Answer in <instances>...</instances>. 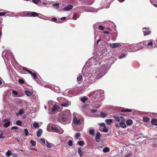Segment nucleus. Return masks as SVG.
<instances>
[{
  "mask_svg": "<svg viewBox=\"0 0 157 157\" xmlns=\"http://www.w3.org/2000/svg\"><path fill=\"white\" fill-rule=\"evenodd\" d=\"M71 120V114L68 112H65L60 114L59 116L58 121L61 123L65 124L69 122Z\"/></svg>",
  "mask_w": 157,
  "mask_h": 157,
  "instance_id": "nucleus-1",
  "label": "nucleus"
},
{
  "mask_svg": "<svg viewBox=\"0 0 157 157\" xmlns=\"http://www.w3.org/2000/svg\"><path fill=\"white\" fill-rule=\"evenodd\" d=\"M94 95L96 96V98L99 99L104 96V91L102 90H98Z\"/></svg>",
  "mask_w": 157,
  "mask_h": 157,
  "instance_id": "nucleus-2",
  "label": "nucleus"
},
{
  "mask_svg": "<svg viewBox=\"0 0 157 157\" xmlns=\"http://www.w3.org/2000/svg\"><path fill=\"white\" fill-rule=\"evenodd\" d=\"M113 117L119 123L121 122H125V120L123 117H117L113 116Z\"/></svg>",
  "mask_w": 157,
  "mask_h": 157,
  "instance_id": "nucleus-3",
  "label": "nucleus"
},
{
  "mask_svg": "<svg viewBox=\"0 0 157 157\" xmlns=\"http://www.w3.org/2000/svg\"><path fill=\"white\" fill-rule=\"evenodd\" d=\"M149 28H143V32L144 36L148 35L150 34L151 32L148 30Z\"/></svg>",
  "mask_w": 157,
  "mask_h": 157,
  "instance_id": "nucleus-4",
  "label": "nucleus"
},
{
  "mask_svg": "<svg viewBox=\"0 0 157 157\" xmlns=\"http://www.w3.org/2000/svg\"><path fill=\"white\" fill-rule=\"evenodd\" d=\"M27 15L30 17H35L39 16V14L35 12H27Z\"/></svg>",
  "mask_w": 157,
  "mask_h": 157,
  "instance_id": "nucleus-5",
  "label": "nucleus"
},
{
  "mask_svg": "<svg viewBox=\"0 0 157 157\" xmlns=\"http://www.w3.org/2000/svg\"><path fill=\"white\" fill-rule=\"evenodd\" d=\"M8 120H9L7 121V122H6L4 124V127L7 128L10 125V121L9 119H8V118H6V119H4V121H6Z\"/></svg>",
  "mask_w": 157,
  "mask_h": 157,
  "instance_id": "nucleus-6",
  "label": "nucleus"
},
{
  "mask_svg": "<svg viewBox=\"0 0 157 157\" xmlns=\"http://www.w3.org/2000/svg\"><path fill=\"white\" fill-rule=\"evenodd\" d=\"M73 8V6L72 5L69 4L64 8L63 10L66 11H68L71 10Z\"/></svg>",
  "mask_w": 157,
  "mask_h": 157,
  "instance_id": "nucleus-7",
  "label": "nucleus"
},
{
  "mask_svg": "<svg viewBox=\"0 0 157 157\" xmlns=\"http://www.w3.org/2000/svg\"><path fill=\"white\" fill-rule=\"evenodd\" d=\"M101 135L100 133L98 132L97 133L96 137H95V140L97 142H99L100 141V137Z\"/></svg>",
  "mask_w": 157,
  "mask_h": 157,
  "instance_id": "nucleus-8",
  "label": "nucleus"
},
{
  "mask_svg": "<svg viewBox=\"0 0 157 157\" xmlns=\"http://www.w3.org/2000/svg\"><path fill=\"white\" fill-rule=\"evenodd\" d=\"M121 45L120 44L118 43H112L110 44V47L113 48L119 47Z\"/></svg>",
  "mask_w": 157,
  "mask_h": 157,
  "instance_id": "nucleus-9",
  "label": "nucleus"
},
{
  "mask_svg": "<svg viewBox=\"0 0 157 157\" xmlns=\"http://www.w3.org/2000/svg\"><path fill=\"white\" fill-rule=\"evenodd\" d=\"M145 43L144 41L143 42V43L142 42L138 43L136 44V46L139 48V49H137L138 50H139L140 49H142L144 48V46H143V45Z\"/></svg>",
  "mask_w": 157,
  "mask_h": 157,
  "instance_id": "nucleus-10",
  "label": "nucleus"
},
{
  "mask_svg": "<svg viewBox=\"0 0 157 157\" xmlns=\"http://www.w3.org/2000/svg\"><path fill=\"white\" fill-rule=\"evenodd\" d=\"M153 42L154 41L153 40H150L149 41H148L147 42V41L145 42V44L149 47H152L153 44Z\"/></svg>",
  "mask_w": 157,
  "mask_h": 157,
  "instance_id": "nucleus-11",
  "label": "nucleus"
},
{
  "mask_svg": "<svg viewBox=\"0 0 157 157\" xmlns=\"http://www.w3.org/2000/svg\"><path fill=\"white\" fill-rule=\"evenodd\" d=\"M75 124L78 125L79 124V123L80 122L79 119L78 118L75 117L73 120Z\"/></svg>",
  "mask_w": 157,
  "mask_h": 157,
  "instance_id": "nucleus-12",
  "label": "nucleus"
},
{
  "mask_svg": "<svg viewBox=\"0 0 157 157\" xmlns=\"http://www.w3.org/2000/svg\"><path fill=\"white\" fill-rule=\"evenodd\" d=\"M85 152L83 151L80 148H79L78 149V153L79 154L80 157L83 156Z\"/></svg>",
  "mask_w": 157,
  "mask_h": 157,
  "instance_id": "nucleus-13",
  "label": "nucleus"
},
{
  "mask_svg": "<svg viewBox=\"0 0 157 157\" xmlns=\"http://www.w3.org/2000/svg\"><path fill=\"white\" fill-rule=\"evenodd\" d=\"M42 132L43 131L42 129H39L36 132L37 136L38 137H40L42 133Z\"/></svg>",
  "mask_w": 157,
  "mask_h": 157,
  "instance_id": "nucleus-14",
  "label": "nucleus"
},
{
  "mask_svg": "<svg viewBox=\"0 0 157 157\" xmlns=\"http://www.w3.org/2000/svg\"><path fill=\"white\" fill-rule=\"evenodd\" d=\"M59 109V107L58 105H55L52 108V111L55 112Z\"/></svg>",
  "mask_w": 157,
  "mask_h": 157,
  "instance_id": "nucleus-15",
  "label": "nucleus"
},
{
  "mask_svg": "<svg viewBox=\"0 0 157 157\" xmlns=\"http://www.w3.org/2000/svg\"><path fill=\"white\" fill-rule=\"evenodd\" d=\"M151 123L153 125H156V124L157 123V119H152L151 120Z\"/></svg>",
  "mask_w": 157,
  "mask_h": 157,
  "instance_id": "nucleus-16",
  "label": "nucleus"
},
{
  "mask_svg": "<svg viewBox=\"0 0 157 157\" xmlns=\"http://www.w3.org/2000/svg\"><path fill=\"white\" fill-rule=\"evenodd\" d=\"M82 78V75H79L77 78V81L78 82V83H80L81 82V80Z\"/></svg>",
  "mask_w": 157,
  "mask_h": 157,
  "instance_id": "nucleus-17",
  "label": "nucleus"
},
{
  "mask_svg": "<svg viewBox=\"0 0 157 157\" xmlns=\"http://www.w3.org/2000/svg\"><path fill=\"white\" fill-rule=\"evenodd\" d=\"M24 113V109H21L19 110L18 113H16V115L18 116V115H21L23 114Z\"/></svg>",
  "mask_w": 157,
  "mask_h": 157,
  "instance_id": "nucleus-18",
  "label": "nucleus"
},
{
  "mask_svg": "<svg viewBox=\"0 0 157 157\" xmlns=\"http://www.w3.org/2000/svg\"><path fill=\"white\" fill-rule=\"evenodd\" d=\"M25 93L27 96H31L33 94V92H29L27 90L25 91Z\"/></svg>",
  "mask_w": 157,
  "mask_h": 157,
  "instance_id": "nucleus-19",
  "label": "nucleus"
},
{
  "mask_svg": "<svg viewBox=\"0 0 157 157\" xmlns=\"http://www.w3.org/2000/svg\"><path fill=\"white\" fill-rule=\"evenodd\" d=\"M52 132H59L58 129L56 127H51Z\"/></svg>",
  "mask_w": 157,
  "mask_h": 157,
  "instance_id": "nucleus-20",
  "label": "nucleus"
},
{
  "mask_svg": "<svg viewBox=\"0 0 157 157\" xmlns=\"http://www.w3.org/2000/svg\"><path fill=\"white\" fill-rule=\"evenodd\" d=\"M109 147H106L103 149V151L104 153H106L109 152Z\"/></svg>",
  "mask_w": 157,
  "mask_h": 157,
  "instance_id": "nucleus-21",
  "label": "nucleus"
},
{
  "mask_svg": "<svg viewBox=\"0 0 157 157\" xmlns=\"http://www.w3.org/2000/svg\"><path fill=\"white\" fill-rule=\"evenodd\" d=\"M120 124L121 127L123 128H125L126 127V125L125 124V122H121L120 123Z\"/></svg>",
  "mask_w": 157,
  "mask_h": 157,
  "instance_id": "nucleus-22",
  "label": "nucleus"
},
{
  "mask_svg": "<svg viewBox=\"0 0 157 157\" xmlns=\"http://www.w3.org/2000/svg\"><path fill=\"white\" fill-rule=\"evenodd\" d=\"M143 121L146 123L148 122L150 120V118L147 117H144L143 118Z\"/></svg>",
  "mask_w": 157,
  "mask_h": 157,
  "instance_id": "nucleus-23",
  "label": "nucleus"
},
{
  "mask_svg": "<svg viewBox=\"0 0 157 157\" xmlns=\"http://www.w3.org/2000/svg\"><path fill=\"white\" fill-rule=\"evenodd\" d=\"M103 69V68L101 67L99 69L100 71H101V72H100V73L102 74V75H104L105 72L106 71L105 68H104V69L103 70V71H102V69Z\"/></svg>",
  "mask_w": 157,
  "mask_h": 157,
  "instance_id": "nucleus-24",
  "label": "nucleus"
},
{
  "mask_svg": "<svg viewBox=\"0 0 157 157\" xmlns=\"http://www.w3.org/2000/svg\"><path fill=\"white\" fill-rule=\"evenodd\" d=\"M126 123L128 125H131L132 123V120L131 119L128 120L127 121Z\"/></svg>",
  "mask_w": 157,
  "mask_h": 157,
  "instance_id": "nucleus-25",
  "label": "nucleus"
},
{
  "mask_svg": "<svg viewBox=\"0 0 157 157\" xmlns=\"http://www.w3.org/2000/svg\"><path fill=\"white\" fill-rule=\"evenodd\" d=\"M132 111V110L131 109H123L122 110H121V112H131Z\"/></svg>",
  "mask_w": 157,
  "mask_h": 157,
  "instance_id": "nucleus-26",
  "label": "nucleus"
},
{
  "mask_svg": "<svg viewBox=\"0 0 157 157\" xmlns=\"http://www.w3.org/2000/svg\"><path fill=\"white\" fill-rule=\"evenodd\" d=\"M12 152L11 151L8 150L6 153V155L7 157L10 156V155H12Z\"/></svg>",
  "mask_w": 157,
  "mask_h": 157,
  "instance_id": "nucleus-27",
  "label": "nucleus"
},
{
  "mask_svg": "<svg viewBox=\"0 0 157 157\" xmlns=\"http://www.w3.org/2000/svg\"><path fill=\"white\" fill-rule=\"evenodd\" d=\"M87 99V98L86 96H84L81 99V101L83 103H85L86 100Z\"/></svg>",
  "mask_w": 157,
  "mask_h": 157,
  "instance_id": "nucleus-28",
  "label": "nucleus"
},
{
  "mask_svg": "<svg viewBox=\"0 0 157 157\" xmlns=\"http://www.w3.org/2000/svg\"><path fill=\"white\" fill-rule=\"evenodd\" d=\"M106 122L108 124H109L112 122V120L111 119H106L105 120Z\"/></svg>",
  "mask_w": 157,
  "mask_h": 157,
  "instance_id": "nucleus-29",
  "label": "nucleus"
},
{
  "mask_svg": "<svg viewBox=\"0 0 157 157\" xmlns=\"http://www.w3.org/2000/svg\"><path fill=\"white\" fill-rule=\"evenodd\" d=\"M89 134L90 135L94 136V130L93 129H90L89 131Z\"/></svg>",
  "mask_w": 157,
  "mask_h": 157,
  "instance_id": "nucleus-30",
  "label": "nucleus"
},
{
  "mask_svg": "<svg viewBox=\"0 0 157 157\" xmlns=\"http://www.w3.org/2000/svg\"><path fill=\"white\" fill-rule=\"evenodd\" d=\"M78 144L80 146H83L84 144V142L83 141H80L78 142Z\"/></svg>",
  "mask_w": 157,
  "mask_h": 157,
  "instance_id": "nucleus-31",
  "label": "nucleus"
},
{
  "mask_svg": "<svg viewBox=\"0 0 157 157\" xmlns=\"http://www.w3.org/2000/svg\"><path fill=\"white\" fill-rule=\"evenodd\" d=\"M16 124L19 126H21L22 122L21 121L17 120L16 122Z\"/></svg>",
  "mask_w": 157,
  "mask_h": 157,
  "instance_id": "nucleus-32",
  "label": "nucleus"
},
{
  "mask_svg": "<svg viewBox=\"0 0 157 157\" xmlns=\"http://www.w3.org/2000/svg\"><path fill=\"white\" fill-rule=\"evenodd\" d=\"M61 105L63 107L68 106L69 105V103L64 102L61 104Z\"/></svg>",
  "mask_w": 157,
  "mask_h": 157,
  "instance_id": "nucleus-33",
  "label": "nucleus"
},
{
  "mask_svg": "<svg viewBox=\"0 0 157 157\" xmlns=\"http://www.w3.org/2000/svg\"><path fill=\"white\" fill-rule=\"evenodd\" d=\"M126 56V54L124 53H122L121 54V55L119 56V59H122L124 58V56Z\"/></svg>",
  "mask_w": 157,
  "mask_h": 157,
  "instance_id": "nucleus-34",
  "label": "nucleus"
},
{
  "mask_svg": "<svg viewBox=\"0 0 157 157\" xmlns=\"http://www.w3.org/2000/svg\"><path fill=\"white\" fill-rule=\"evenodd\" d=\"M23 70H24L27 71L31 75H32V74L33 73L32 71H30V70H28L26 68H24H24H23Z\"/></svg>",
  "mask_w": 157,
  "mask_h": 157,
  "instance_id": "nucleus-35",
  "label": "nucleus"
},
{
  "mask_svg": "<svg viewBox=\"0 0 157 157\" xmlns=\"http://www.w3.org/2000/svg\"><path fill=\"white\" fill-rule=\"evenodd\" d=\"M18 82L21 84H24L25 83L24 80L22 78L19 79L18 80Z\"/></svg>",
  "mask_w": 157,
  "mask_h": 157,
  "instance_id": "nucleus-36",
  "label": "nucleus"
},
{
  "mask_svg": "<svg viewBox=\"0 0 157 157\" xmlns=\"http://www.w3.org/2000/svg\"><path fill=\"white\" fill-rule=\"evenodd\" d=\"M80 136V133H77L75 135V138L76 139H78Z\"/></svg>",
  "mask_w": 157,
  "mask_h": 157,
  "instance_id": "nucleus-37",
  "label": "nucleus"
},
{
  "mask_svg": "<svg viewBox=\"0 0 157 157\" xmlns=\"http://www.w3.org/2000/svg\"><path fill=\"white\" fill-rule=\"evenodd\" d=\"M33 126L35 128H36L39 126V124L37 123H34L33 124Z\"/></svg>",
  "mask_w": 157,
  "mask_h": 157,
  "instance_id": "nucleus-38",
  "label": "nucleus"
},
{
  "mask_svg": "<svg viewBox=\"0 0 157 157\" xmlns=\"http://www.w3.org/2000/svg\"><path fill=\"white\" fill-rule=\"evenodd\" d=\"M30 143L33 146H35L36 144V142L33 140H31Z\"/></svg>",
  "mask_w": 157,
  "mask_h": 157,
  "instance_id": "nucleus-39",
  "label": "nucleus"
},
{
  "mask_svg": "<svg viewBox=\"0 0 157 157\" xmlns=\"http://www.w3.org/2000/svg\"><path fill=\"white\" fill-rule=\"evenodd\" d=\"M98 29L99 30H103L104 29V27L103 26L99 25L98 26Z\"/></svg>",
  "mask_w": 157,
  "mask_h": 157,
  "instance_id": "nucleus-40",
  "label": "nucleus"
},
{
  "mask_svg": "<svg viewBox=\"0 0 157 157\" xmlns=\"http://www.w3.org/2000/svg\"><path fill=\"white\" fill-rule=\"evenodd\" d=\"M100 116L101 117H103V118L105 117H106V116L107 115L106 114H105V113H103L102 112H101L100 113Z\"/></svg>",
  "mask_w": 157,
  "mask_h": 157,
  "instance_id": "nucleus-41",
  "label": "nucleus"
},
{
  "mask_svg": "<svg viewBox=\"0 0 157 157\" xmlns=\"http://www.w3.org/2000/svg\"><path fill=\"white\" fill-rule=\"evenodd\" d=\"M108 129L105 127V126L103 128L102 131L104 132H108Z\"/></svg>",
  "mask_w": 157,
  "mask_h": 157,
  "instance_id": "nucleus-42",
  "label": "nucleus"
},
{
  "mask_svg": "<svg viewBox=\"0 0 157 157\" xmlns=\"http://www.w3.org/2000/svg\"><path fill=\"white\" fill-rule=\"evenodd\" d=\"M31 75L33 76V77L34 79H36L37 78L36 74V73H33Z\"/></svg>",
  "mask_w": 157,
  "mask_h": 157,
  "instance_id": "nucleus-43",
  "label": "nucleus"
},
{
  "mask_svg": "<svg viewBox=\"0 0 157 157\" xmlns=\"http://www.w3.org/2000/svg\"><path fill=\"white\" fill-rule=\"evenodd\" d=\"M24 132L26 136H28L29 134L28 130L27 129H24Z\"/></svg>",
  "mask_w": 157,
  "mask_h": 157,
  "instance_id": "nucleus-44",
  "label": "nucleus"
},
{
  "mask_svg": "<svg viewBox=\"0 0 157 157\" xmlns=\"http://www.w3.org/2000/svg\"><path fill=\"white\" fill-rule=\"evenodd\" d=\"M33 2L35 4H38L39 1L40 0H32Z\"/></svg>",
  "mask_w": 157,
  "mask_h": 157,
  "instance_id": "nucleus-45",
  "label": "nucleus"
},
{
  "mask_svg": "<svg viewBox=\"0 0 157 157\" xmlns=\"http://www.w3.org/2000/svg\"><path fill=\"white\" fill-rule=\"evenodd\" d=\"M68 145L70 146H71L72 145V141L71 140H70L68 143Z\"/></svg>",
  "mask_w": 157,
  "mask_h": 157,
  "instance_id": "nucleus-46",
  "label": "nucleus"
},
{
  "mask_svg": "<svg viewBox=\"0 0 157 157\" xmlns=\"http://www.w3.org/2000/svg\"><path fill=\"white\" fill-rule=\"evenodd\" d=\"M6 13L5 12H0V16H2L6 14Z\"/></svg>",
  "mask_w": 157,
  "mask_h": 157,
  "instance_id": "nucleus-47",
  "label": "nucleus"
},
{
  "mask_svg": "<svg viewBox=\"0 0 157 157\" xmlns=\"http://www.w3.org/2000/svg\"><path fill=\"white\" fill-rule=\"evenodd\" d=\"M12 93L15 95H17L18 94V92L15 90H13L12 92Z\"/></svg>",
  "mask_w": 157,
  "mask_h": 157,
  "instance_id": "nucleus-48",
  "label": "nucleus"
},
{
  "mask_svg": "<svg viewBox=\"0 0 157 157\" xmlns=\"http://www.w3.org/2000/svg\"><path fill=\"white\" fill-rule=\"evenodd\" d=\"M51 21H53L54 22H55L57 21V19L55 17H53L51 19Z\"/></svg>",
  "mask_w": 157,
  "mask_h": 157,
  "instance_id": "nucleus-49",
  "label": "nucleus"
},
{
  "mask_svg": "<svg viewBox=\"0 0 157 157\" xmlns=\"http://www.w3.org/2000/svg\"><path fill=\"white\" fill-rule=\"evenodd\" d=\"M59 3H54L53 4V6L54 7L57 6V8H58L59 7Z\"/></svg>",
  "mask_w": 157,
  "mask_h": 157,
  "instance_id": "nucleus-50",
  "label": "nucleus"
},
{
  "mask_svg": "<svg viewBox=\"0 0 157 157\" xmlns=\"http://www.w3.org/2000/svg\"><path fill=\"white\" fill-rule=\"evenodd\" d=\"M91 111L94 113H95L97 112V110L96 109H91Z\"/></svg>",
  "mask_w": 157,
  "mask_h": 157,
  "instance_id": "nucleus-51",
  "label": "nucleus"
},
{
  "mask_svg": "<svg viewBox=\"0 0 157 157\" xmlns=\"http://www.w3.org/2000/svg\"><path fill=\"white\" fill-rule=\"evenodd\" d=\"M100 126L104 127L105 126V124L104 123H101L100 124Z\"/></svg>",
  "mask_w": 157,
  "mask_h": 157,
  "instance_id": "nucleus-52",
  "label": "nucleus"
},
{
  "mask_svg": "<svg viewBox=\"0 0 157 157\" xmlns=\"http://www.w3.org/2000/svg\"><path fill=\"white\" fill-rule=\"evenodd\" d=\"M77 13H74V14L73 15V18H74V19H76V17H77Z\"/></svg>",
  "mask_w": 157,
  "mask_h": 157,
  "instance_id": "nucleus-53",
  "label": "nucleus"
},
{
  "mask_svg": "<svg viewBox=\"0 0 157 157\" xmlns=\"http://www.w3.org/2000/svg\"><path fill=\"white\" fill-rule=\"evenodd\" d=\"M17 128H18V127L17 126H13L11 127V129L13 130L14 129H17Z\"/></svg>",
  "mask_w": 157,
  "mask_h": 157,
  "instance_id": "nucleus-54",
  "label": "nucleus"
},
{
  "mask_svg": "<svg viewBox=\"0 0 157 157\" xmlns=\"http://www.w3.org/2000/svg\"><path fill=\"white\" fill-rule=\"evenodd\" d=\"M12 155L13 157H17V155L16 153H14V154H12Z\"/></svg>",
  "mask_w": 157,
  "mask_h": 157,
  "instance_id": "nucleus-55",
  "label": "nucleus"
},
{
  "mask_svg": "<svg viewBox=\"0 0 157 157\" xmlns=\"http://www.w3.org/2000/svg\"><path fill=\"white\" fill-rule=\"evenodd\" d=\"M42 142L43 144H45V140L44 139H41L40 140Z\"/></svg>",
  "mask_w": 157,
  "mask_h": 157,
  "instance_id": "nucleus-56",
  "label": "nucleus"
},
{
  "mask_svg": "<svg viewBox=\"0 0 157 157\" xmlns=\"http://www.w3.org/2000/svg\"><path fill=\"white\" fill-rule=\"evenodd\" d=\"M66 18L65 17H62L61 18V20H66Z\"/></svg>",
  "mask_w": 157,
  "mask_h": 157,
  "instance_id": "nucleus-57",
  "label": "nucleus"
},
{
  "mask_svg": "<svg viewBox=\"0 0 157 157\" xmlns=\"http://www.w3.org/2000/svg\"><path fill=\"white\" fill-rule=\"evenodd\" d=\"M103 32V33H105L106 34H109V32L108 31H104Z\"/></svg>",
  "mask_w": 157,
  "mask_h": 157,
  "instance_id": "nucleus-58",
  "label": "nucleus"
},
{
  "mask_svg": "<svg viewBox=\"0 0 157 157\" xmlns=\"http://www.w3.org/2000/svg\"><path fill=\"white\" fill-rule=\"evenodd\" d=\"M101 39H98L97 41V42H96L97 44H98V43H99V42H100L101 41Z\"/></svg>",
  "mask_w": 157,
  "mask_h": 157,
  "instance_id": "nucleus-59",
  "label": "nucleus"
},
{
  "mask_svg": "<svg viewBox=\"0 0 157 157\" xmlns=\"http://www.w3.org/2000/svg\"><path fill=\"white\" fill-rule=\"evenodd\" d=\"M130 155L129 154H128L125 156L124 157H129Z\"/></svg>",
  "mask_w": 157,
  "mask_h": 157,
  "instance_id": "nucleus-60",
  "label": "nucleus"
},
{
  "mask_svg": "<svg viewBox=\"0 0 157 157\" xmlns=\"http://www.w3.org/2000/svg\"><path fill=\"white\" fill-rule=\"evenodd\" d=\"M4 137L2 136V135H0V139L2 138L4 139Z\"/></svg>",
  "mask_w": 157,
  "mask_h": 157,
  "instance_id": "nucleus-61",
  "label": "nucleus"
},
{
  "mask_svg": "<svg viewBox=\"0 0 157 157\" xmlns=\"http://www.w3.org/2000/svg\"><path fill=\"white\" fill-rule=\"evenodd\" d=\"M118 0L120 2H123L124 1H125V0Z\"/></svg>",
  "mask_w": 157,
  "mask_h": 157,
  "instance_id": "nucleus-62",
  "label": "nucleus"
},
{
  "mask_svg": "<svg viewBox=\"0 0 157 157\" xmlns=\"http://www.w3.org/2000/svg\"><path fill=\"white\" fill-rule=\"evenodd\" d=\"M2 131L0 130V135H2Z\"/></svg>",
  "mask_w": 157,
  "mask_h": 157,
  "instance_id": "nucleus-63",
  "label": "nucleus"
},
{
  "mask_svg": "<svg viewBox=\"0 0 157 157\" xmlns=\"http://www.w3.org/2000/svg\"><path fill=\"white\" fill-rule=\"evenodd\" d=\"M56 23H61L62 22V21H59L56 22Z\"/></svg>",
  "mask_w": 157,
  "mask_h": 157,
  "instance_id": "nucleus-64",
  "label": "nucleus"
}]
</instances>
